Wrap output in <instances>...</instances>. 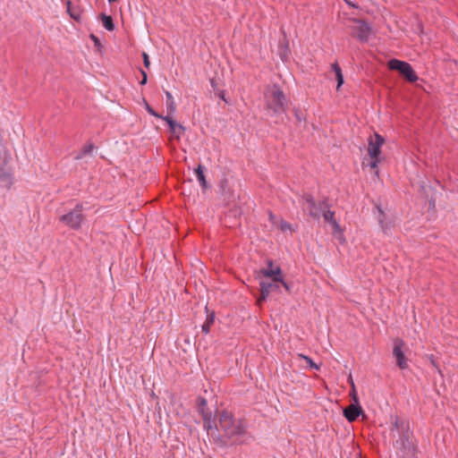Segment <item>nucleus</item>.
Segmentation results:
<instances>
[{
	"label": "nucleus",
	"mask_w": 458,
	"mask_h": 458,
	"mask_svg": "<svg viewBox=\"0 0 458 458\" xmlns=\"http://www.w3.org/2000/svg\"><path fill=\"white\" fill-rule=\"evenodd\" d=\"M385 144V139L375 133L368 139L367 156L363 159V165L369 166L375 172L377 177L379 176L377 169L378 165L382 162L383 157L381 156V148Z\"/></svg>",
	"instance_id": "f257e3e1"
},
{
	"label": "nucleus",
	"mask_w": 458,
	"mask_h": 458,
	"mask_svg": "<svg viewBox=\"0 0 458 458\" xmlns=\"http://www.w3.org/2000/svg\"><path fill=\"white\" fill-rule=\"evenodd\" d=\"M219 428L227 437L234 438V441H238V437L245 433L243 421L233 419L232 414L226 411L219 414Z\"/></svg>",
	"instance_id": "f03ea898"
},
{
	"label": "nucleus",
	"mask_w": 458,
	"mask_h": 458,
	"mask_svg": "<svg viewBox=\"0 0 458 458\" xmlns=\"http://www.w3.org/2000/svg\"><path fill=\"white\" fill-rule=\"evenodd\" d=\"M0 182L7 187L13 182L12 156L4 146H0Z\"/></svg>",
	"instance_id": "7ed1b4c3"
},
{
	"label": "nucleus",
	"mask_w": 458,
	"mask_h": 458,
	"mask_svg": "<svg viewBox=\"0 0 458 458\" xmlns=\"http://www.w3.org/2000/svg\"><path fill=\"white\" fill-rule=\"evenodd\" d=\"M267 107L275 113H282L285 109V98L283 91L276 86L268 88L265 92Z\"/></svg>",
	"instance_id": "20e7f679"
},
{
	"label": "nucleus",
	"mask_w": 458,
	"mask_h": 458,
	"mask_svg": "<svg viewBox=\"0 0 458 458\" xmlns=\"http://www.w3.org/2000/svg\"><path fill=\"white\" fill-rule=\"evenodd\" d=\"M82 211V206L76 205L73 209L60 216V221L72 229L79 230L85 220Z\"/></svg>",
	"instance_id": "39448f33"
},
{
	"label": "nucleus",
	"mask_w": 458,
	"mask_h": 458,
	"mask_svg": "<svg viewBox=\"0 0 458 458\" xmlns=\"http://www.w3.org/2000/svg\"><path fill=\"white\" fill-rule=\"evenodd\" d=\"M387 65L390 70L397 71L408 81L415 82L418 81V76L410 64L398 59H391Z\"/></svg>",
	"instance_id": "423d86ee"
},
{
	"label": "nucleus",
	"mask_w": 458,
	"mask_h": 458,
	"mask_svg": "<svg viewBox=\"0 0 458 458\" xmlns=\"http://www.w3.org/2000/svg\"><path fill=\"white\" fill-rule=\"evenodd\" d=\"M405 343L402 339H395L394 341L393 355L396 360L397 366L401 369L408 368V360L404 355Z\"/></svg>",
	"instance_id": "0eeeda50"
},
{
	"label": "nucleus",
	"mask_w": 458,
	"mask_h": 458,
	"mask_svg": "<svg viewBox=\"0 0 458 458\" xmlns=\"http://www.w3.org/2000/svg\"><path fill=\"white\" fill-rule=\"evenodd\" d=\"M259 273L267 278H270L273 282H283V273L278 266H275L271 261L267 263V267L262 268Z\"/></svg>",
	"instance_id": "6e6552de"
},
{
	"label": "nucleus",
	"mask_w": 458,
	"mask_h": 458,
	"mask_svg": "<svg viewBox=\"0 0 458 458\" xmlns=\"http://www.w3.org/2000/svg\"><path fill=\"white\" fill-rule=\"evenodd\" d=\"M197 411L203 418L205 428L207 429L211 428L212 411L208 408L207 401L202 397L197 399Z\"/></svg>",
	"instance_id": "1a4fd4ad"
},
{
	"label": "nucleus",
	"mask_w": 458,
	"mask_h": 458,
	"mask_svg": "<svg viewBox=\"0 0 458 458\" xmlns=\"http://www.w3.org/2000/svg\"><path fill=\"white\" fill-rule=\"evenodd\" d=\"M162 120L165 121L167 125L169 126L171 139H174L177 140H180L185 131V128L182 124L176 123L170 115L162 117Z\"/></svg>",
	"instance_id": "9d476101"
},
{
	"label": "nucleus",
	"mask_w": 458,
	"mask_h": 458,
	"mask_svg": "<svg viewBox=\"0 0 458 458\" xmlns=\"http://www.w3.org/2000/svg\"><path fill=\"white\" fill-rule=\"evenodd\" d=\"M352 30L353 35L362 40L367 39L370 32L369 26L366 22L360 20L354 21V25L352 26Z\"/></svg>",
	"instance_id": "9b49d317"
},
{
	"label": "nucleus",
	"mask_w": 458,
	"mask_h": 458,
	"mask_svg": "<svg viewBox=\"0 0 458 458\" xmlns=\"http://www.w3.org/2000/svg\"><path fill=\"white\" fill-rule=\"evenodd\" d=\"M323 216L324 219L331 225L333 229V235L340 242H344V238L343 231L338 223L334 219V212L328 210L324 213Z\"/></svg>",
	"instance_id": "f8f14e48"
},
{
	"label": "nucleus",
	"mask_w": 458,
	"mask_h": 458,
	"mask_svg": "<svg viewBox=\"0 0 458 458\" xmlns=\"http://www.w3.org/2000/svg\"><path fill=\"white\" fill-rule=\"evenodd\" d=\"M363 412L359 403H351L344 410V415L350 422H353Z\"/></svg>",
	"instance_id": "ddd939ff"
},
{
	"label": "nucleus",
	"mask_w": 458,
	"mask_h": 458,
	"mask_svg": "<svg viewBox=\"0 0 458 458\" xmlns=\"http://www.w3.org/2000/svg\"><path fill=\"white\" fill-rule=\"evenodd\" d=\"M269 220H270V222L273 225H275L276 226L280 228L281 231H283V232H287V231L292 232L291 225L286 223V222H284V221H283L282 219L276 217L275 215L269 214Z\"/></svg>",
	"instance_id": "4468645a"
},
{
	"label": "nucleus",
	"mask_w": 458,
	"mask_h": 458,
	"mask_svg": "<svg viewBox=\"0 0 458 458\" xmlns=\"http://www.w3.org/2000/svg\"><path fill=\"white\" fill-rule=\"evenodd\" d=\"M67 12L69 15L75 21H80L81 17V11L77 6H72L70 1L67 2Z\"/></svg>",
	"instance_id": "2eb2a0df"
},
{
	"label": "nucleus",
	"mask_w": 458,
	"mask_h": 458,
	"mask_svg": "<svg viewBox=\"0 0 458 458\" xmlns=\"http://www.w3.org/2000/svg\"><path fill=\"white\" fill-rule=\"evenodd\" d=\"M331 68L335 72V78H336V81H337V87H336V89H339L340 87L344 83V76H343V73H342V70H341V68H340V66L338 65L337 63L332 64H331Z\"/></svg>",
	"instance_id": "dca6fc26"
},
{
	"label": "nucleus",
	"mask_w": 458,
	"mask_h": 458,
	"mask_svg": "<svg viewBox=\"0 0 458 458\" xmlns=\"http://www.w3.org/2000/svg\"><path fill=\"white\" fill-rule=\"evenodd\" d=\"M165 96H166V110H167V114H168L167 115L171 116V114H173L174 113L175 108H176L175 102L174 100L172 94L169 91L165 92Z\"/></svg>",
	"instance_id": "f3484780"
},
{
	"label": "nucleus",
	"mask_w": 458,
	"mask_h": 458,
	"mask_svg": "<svg viewBox=\"0 0 458 458\" xmlns=\"http://www.w3.org/2000/svg\"><path fill=\"white\" fill-rule=\"evenodd\" d=\"M297 359L299 360H303L306 365H301L303 368H310L314 369H319V366L316 364L310 357L303 355V354H298Z\"/></svg>",
	"instance_id": "a211bd4d"
},
{
	"label": "nucleus",
	"mask_w": 458,
	"mask_h": 458,
	"mask_svg": "<svg viewBox=\"0 0 458 458\" xmlns=\"http://www.w3.org/2000/svg\"><path fill=\"white\" fill-rule=\"evenodd\" d=\"M215 321V313L214 312H210L207 315V318H206V321L204 322V324L202 325V331L205 333V334H208L210 332V328H211V326L213 325Z\"/></svg>",
	"instance_id": "6ab92c4d"
},
{
	"label": "nucleus",
	"mask_w": 458,
	"mask_h": 458,
	"mask_svg": "<svg viewBox=\"0 0 458 458\" xmlns=\"http://www.w3.org/2000/svg\"><path fill=\"white\" fill-rule=\"evenodd\" d=\"M100 20L102 21V24L103 26L109 31H112L114 30V22H113V19L111 16L109 15H106V14H101L100 15Z\"/></svg>",
	"instance_id": "aec40b11"
},
{
	"label": "nucleus",
	"mask_w": 458,
	"mask_h": 458,
	"mask_svg": "<svg viewBox=\"0 0 458 458\" xmlns=\"http://www.w3.org/2000/svg\"><path fill=\"white\" fill-rule=\"evenodd\" d=\"M195 174H196L197 179L199 182L200 185L202 186V188L205 189L207 187V182H206L205 174H204L201 165H199L195 169Z\"/></svg>",
	"instance_id": "412c9836"
},
{
	"label": "nucleus",
	"mask_w": 458,
	"mask_h": 458,
	"mask_svg": "<svg viewBox=\"0 0 458 458\" xmlns=\"http://www.w3.org/2000/svg\"><path fill=\"white\" fill-rule=\"evenodd\" d=\"M304 209L310 213V216H317L318 211L315 208L314 201L311 199H307L304 206Z\"/></svg>",
	"instance_id": "4be33fe9"
},
{
	"label": "nucleus",
	"mask_w": 458,
	"mask_h": 458,
	"mask_svg": "<svg viewBox=\"0 0 458 458\" xmlns=\"http://www.w3.org/2000/svg\"><path fill=\"white\" fill-rule=\"evenodd\" d=\"M259 285H260V287L267 286V289L268 291H270V292L272 290L279 291V284H278V283H275V282L268 283L267 281L263 279V280H261L259 282Z\"/></svg>",
	"instance_id": "5701e85b"
},
{
	"label": "nucleus",
	"mask_w": 458,
	"mask_h": 458,
	"mask_svg": "<svg viewBox=\"0 0 458 458\" xmlns=\"http://www.w3.org/2000/svg\"><path fill=\"white\" fill-rule=\"evenodd\" d=\"M270 291L267 289V286L260 287V297L258 299V305L261 306L262 302L268 297Z\"/></svg>",
	"instance_id": "b1692460"
},
{
	"label": "nucleus",
	"mask_w": 458,
	"mask_h": 458,
	"mask_svg": "<svg viewBox=\"0 0 458 458\" xmlns=\"http://www.w3.org/2000/svg\"><path fill=\"white\" fill-rule=\"evenodd\" d=\"M351 385H352V390L350 392V396L352 397V400L353 402L352 403H359L358 394L356 392L355 386H354V383L352 380L351 382Z\"/></svg>",
	"instance_id": "393cba45"
},
{
	"label": "nucleus",
	"mask_w": 458,
	"mask_h": 458,
	"mask_svg": "<svg viewBox=\"0 0 458 458\" xmlns=\"http://www.w3.org/2000/svg\"><path fill=\"white\" fill-rule=\"evenodd\" d=\"M144 105H145V107L148 111V113L152 115V116H155L157 118H159V119H162V115L158 114L148 104L146 100H144Z\"/></svg>",
	"instance_id": "a878e982"
},
{
	"label": "nucleus",
	"mask_w": 458,
	"mask_h": 458,
	"mask_svg": "<svg viewBox=\"0 0 458 458\" xmlns=\"http://www.w3.org/2000/svg\"><path fill=\"white\" fill-rule=\"evenodd\" d=\"M90 39L93 41L94 45L96 47L98 48H100L102 46H101V43H100V40L98 39V38L97 36H95L94 34H91L90 35Z\"/></svg>",
	"instance_id": "bb28decb"
},
{
	"label": "nucleus",
	"mask_w": 458,
	"mask_h": 458,
	"mask_svg": "<svg viewBox=\"0 0 458 458\" xmlns=\"http://www.w3.org/2000/svg\"><path fill=\"white\" fill-rule=\"evenodd\" d=\"M142 57H143V63H144L145 67L148 68L149 65H150V62H149V58H148V54L143 53L142 54Z\"/></svg>",
	"instance_id": "cd10ccee"
},
{
	"label": "nucleus",
	"mask_w": 458,
	"mask_h": 458,
	"mask_svg": "<svg viewBox=\"0 0 458 458\" xmlns=\"http://www.w3.org/2000/svg\"><path fill=\"white\" fill-rule=\"evenodd\" d=\"M141 74H142V80L140 81V84L144 85L147 83V73L144 71H141Z\"/></svg>",
	"instance_id": "c85d7f7f"
},
{
	"label": "nucleus",
	"mask_w": 458,
	"mask_h": 458,
	"mask_svg": "<svg viewBox=\"0 0 458 458\" xmlns=\"http://www.w3.org/2000/svg\"><path fill=\"white\" fill-rule=\"evenodd\" d=\"M283 284V286L285 288V290H287V291H289V290H290V288H289L288 284L284 282V279H283V282H278V284Z\"/></svg>",
	"instance_id": "c756f323"
},
{
	"label": "nucleus",
	"mask_w": 458,
	"mask_h": 458,
	"mask_svg": "<svg viewBox=\"0 0 458 458\" xmlns=\"http://www.w3.org/2000/svg\"><path fill=\"white\" fill-rule=\"evenodd\" d=\"M344 1H345V3H346L348 5H350V6H352V7H356V5H355L352 2H351V1H349V0H344Z\"/></svg>",
	"instance_id": "7c9ffc66"
},
{
	"label": "nucleus",
	"mask_w": 458,
	"mask_h": 458,
	"mask_svg": "<svg viewBox=\"0 0 458 458\" xmlns=\"http://www.w3.org/2000/svg\"><path fill=\"white\" fill-rule=\"evenodd\" d=\"M220 98H222L223 100H225V94H224V92H222V93L220 94Z\"/></svg>",
	"instance_id": "2f4dec72"
},
{
	"label": "nucleus",
	"mask_w": 458,
	"mask_h": 458,
	"mask_svg": "<svg viewBox=\"0 0 458 458\" xmlns=\"http://www.w3.org/2000/svg\"><path fill=\"white\" fill-rule=\"evenodd\" d=\"M431 363H432L434 366H436L435 361H434V360H433V359H431Z\"/></svg>",
	"instance_id": "473e14b6"
}]
</instances>
